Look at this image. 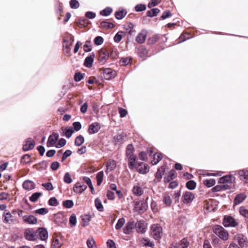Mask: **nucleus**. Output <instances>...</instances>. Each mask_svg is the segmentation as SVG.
<instances>
[{"instance_id": "obj_1", "label": "nucleus", "mask_w": 248, "mask_h": 248, "mask_svg": "<svg viewBox=\"0 0 248 248\" xmlns=\"http://www.w3.org/2000/svg\"><path fill=\"white\" fill-rule=\"evenodd\" d=\"M74 41V37L71 35H68L63 41V50L66 56L71 55V46Z\"/></svg>"}, {"instance_id": "obj_2", "label": "nucleus", "mask_w": 248, "mask_h": 248, "mask_svg": "<svg viewBox=\"0 0 248 248\" xmlns=\"http://www.w3.org/2000/svg\"><path fill=\"white\" fill-rule=\"evenodd\" d=\"M214 232L223 240H227L229 238L228 232L221 226L215 225L213 227Z\"/></svg>"}, {"instance_id": "obj_3", "label": "nucleus", "mask_w": 248, "mask_h": 248, "mask_svg": "<svg viewBox=\"0 0 248 248\" xmlns=\"http://www.w3.org/2000/svg\"><path fill=\"white\" fill-rule=\"evenodd\" d=\"M162 234V229L159 224H155L151 226V235L155 239L161 238Z\"/></svg>"}, {"instance_id": "obj_4", "label": "nucleus", "mask_w": 248, "mask_h": 248, "mask_svg": "<svg viewBox=\"0 0 248 248\" xmlns=\"http://www.w3.org/2000/svg\"><path fill=\"white\" fill-rule=\"evenodd\" d=\"M223 224L225 227H235L238 224V223L232 217L225 216Z\"/></svg>"}, {"instance_id": "obj_5", "label": "nucleus", "mask_w": 248, "mask_h": 248, "mask_svg": "<svg viewBox=\"0 0 248 248\" xmlns=\"http://www.w3.org/2000/svg\"><path fill=\"white\" fill-rule=\"evenodd\" d=\"M235 239L238 243L241 248H247L248 247V242L247 238L243 234H238L235 236Z\"/></svg>"}, {"instance_id": "obj_6", "label": "nucleus", "mask_w": 248, "mask_h": 248, "mask_svg": "<svg viewBox=\"0 0 248 248\" xmlns=\"http://www.w3.org/2000/svg\"><path fill=\"white\" fill-rule=\"evenodd\" d=\"M24 236L26 239L29 241L35 240L38 237L37 232L30 229L25 231Z\"/></svg>"}, {"instance_id": "obj_7", "label": "nucleus", "mask_w": 248, "mask_h": 248, "mask_svg": "<svg viewBox=\"0 0 248 248\" xmlns=\"http://www.w3.org/2000/svg\"><path fill=\"white\" fill-rule=\"evenodd\" d=\"M109 57V52L104 49H101L99 51V62L102 64H104Z\"/></svg>"}, {"instance_id": "obj_8", "label": "nucleus", "mask_w": 248, "mask_h": 248, "mask_svg": "<svg viewBox=\"0 0 248 248\" xmlns=\"http://www.w3.org/2000/svg\"><path fill=\"white\" fill-rule=\"evenodd\" d=\"M101 74L103 77L107 80H110L114 78L116 75L115 72L110 68L104 69Z\"/></svg>"}, {"instance_id": "obj_9", "label": "nucleus", "mask_w": 248, "mask_h": 248, "mask_svg": "<svg viewBox=\"0 0 248 248\" xmlns=\"http://www.w3.org/2000/svg\"><path fill=\"white\" fill-rule=\"evenodd\" d=\"M183 202L184 203L190 204L194 199V194L190 191H186L183 195Z\"/></svg>"}, {"instance_id": "obj_10", "label": "nucleus", "mask_w": 248, "mask_h": 248, "mask_svg": "<svg viewBox=\"0 0 248 248\" xmlns=\"http://www.w3.org/2000/svg\"><path fill=\"white\" fill-rule=\"evenodd\" d=\"M235 180L234 176L232 175H226L219 178L218 182L221 184L226 186V187L228 186V184H232Z\"/></svg>"}, {"instance_id": "obj_11", "label": "nucleus", "mask_w": 248, "mask_h": 248, "mask_svg": "<svg viewBox=\"0 0 248 248\" xmlns=\"http://www.w3.org/2000/svg\"><path fill=\"white\" fill-rule=\"evenodd\" d=\"M137 226V223L135 221L128 222L123 230L124 234H129L132 232L133 230Z\"/></svg>"}, {"instance_id": "obj_12", "label": "nucleus", "mask_w": 248, "mask_h": 248, "mask_svg": "<svg viewBox=\"0 0 248 248\" xmlns=\"http://www.w3.org/2000/svg\"><path fill=\"white\" fill-rule=\"evenodd\" d=\"M148 31L147 30L143 29L138 34L136 38V41L139 44H143L145 41Z\"/></svg>"}, {"instance_id": "obj_13", "label": "nucleus", "mask_w": 248, "mask_h": 248, "mask_svg": "<svg viewBox=\"0 0 248 248\" xmlns=\"http://www.w3.org/2000/svg\"><path fill=\"white\" fill-rule=\"evenodd\" d=\"M35 145L34 141L31 138H28L24 142L23 145V150L24 151H28L32 150Z\"/></svg>"}, {"instance_id": "obj_14", "label": "nucleus", "mask_w": 248, "mask_h": 248, "mask_svg": "<svg viewBox=\"0 0 248 248\" xmlns=\"http://www.w3.org/2000/svg\"><path fill=\"white\" fill-rule=\"evenodd\" d=\"M126 159L128 162V167L130 169L133 170L136 166V156L133 154L126 156Z\"/></svg>"}, {"instance_id": "obj_15", "label": "nucleus", "mask_w": 248, "mask_h": 248, "mask_svg": "<svg viewBox=\"0 0 248 248\" xmlns=\"http://www.w3.org/2000/svg\"><path fill=\"white\" fill-rule=\"evenodd\" d=\"M148 208V204L146 201H141L136 203L135 206V209L139 212H144Z\"/></svg>"}, {"instance_id": "obj_16", "label": "nucleus", "mask_w": 248, "mask_h": 248, "mask_svg": "<svg viewBox=\"0 0 248 248\" xmlns=\"http://www.w3.org/2000/svg\"><path fill=\"white\" fill-rule=\"evenodd\" d=\"M87 188V186L84 184L78 182L75 184L73 187L74 191L78 194H81Z\"/></svg>"}, {"instance_id": "obj_17", "label": "nucleus", "mask_w": 248, "mask_h": 248, "mask_svg": "<svg viewBox=\"0 0 248 248\" xmlns=\"http://www.w3.org/2000/svg\"><path fill=\"white\" fill-rule=\"evenodd\" d=\"M59 138V135L56 133H53L48 138L47 146L49 147L53 146L57 142Z\"/></svg>"}, {"instance_id": "obj_18", "label": "nucleus", "mask_w": 248, "mask_h": 248, "mask_svg": "<svg viewBox=\"0 0 248 248\" xmlns=\"http://www.w3.org/2000/svg\"><path fill=\"white\" fill-rule=\"evenodd\" d=\"M138 165V171L141 174H146L149 170L148 165L144 164L142 162H138L136 163Z\"/></svg>"}, {"instance_id": "obj_19", "label": "nucleus", "mask_w": 248, "mask_h": 248, "mask_svg": "<svg viewBox=\"0 0 248 248\" xmlns=\"http://www.w3.org/2000/svg\"><path fill=\"white\" fill-rule=\"evenodd\" d=\"M23 221L29 224H35L37 222L36 217L32 215H25L23 217Z\"/></svg>"}, {"instance_id": "obj_20", "label": "nucleus", "mask_w": 248, "mask_h": 248, "mask_svg": "<svg viewBox=\"0 0 248 248\" xmlns=\"http://www.w3.org/2000/svg\"><path fill=\"white\" fill-rule=\"evenodd\" d=\"M100 129V125L98 123H94L91 124L88 128V132L90 134H93L97 133Z\"/></svg>"}, {"instance_id": "obj_21", "label": "nucleus", "mask_w": 248, "mask_h": 248, "mask_svg": "<svg viewBox=\"0 0 248 248\" xmlns=\"http://www.w3.org/2000/svg\"><path fill=\"white\" fill-rule=\"evenodd\" d=\"M132 191L135 196L138 197L141 196L143 193V190L139 184L134 186Z\"/></svg>"}, {"instance_id": "obj_22", "label": "nucleus", "mask_w": 248, "mask_h": 248, "mask_svg": "<svg viewBox=\"0 0 248 248\" xmlns=\"http://www.w3.org/2000/svg\"><path fill=\"white\" fill-rule=\"evenodd\" d=\"M239 177L245 183H248V170H241L239 171Z\"/></svg>"}, {"instance_id": "obj_23", "label": "nucleus", "mask_w": 248, "mask_h": 248, "mask_svg": "<svg viewBox=\"0 0 248 248\" xmlns=\"http://www.w3.org/2000/svg\"><path fill=\"white\" fill-rule=\"evenodd\" d=\"M37 233L39 236L40 239L42 240H46L48 238V232L47 230L43 228H40L37 230Z\"/></svg>"}, {"instance_id": "obj_24", "label": "nucleus", "mask_w": 248, "mask_h": 248, "mask_svg": "<svg viewBox=\"0 0 248 248\" xmlns=\"http://www.w3.org/2000/svg\"><path fill=\"white\" fill-rule=\"evenodd\" d=\"M94 57V54L92 53L89 56L86 57L84 61V65L88 68L91 67L93 65Z\"/></svg>"}, {"instance_id": "obj_25", "label": "nucleus", "mask_w": 248, "mask_h": 248, "mask_svg": "<svg viewBox=\"0 0 248 248\" xmlns=\"http://www.w3.org/2000/svg\"><path fill=\"white\" fill-rule=\"evenodd\" d=\"M137 232L139 233H143L146 231V226L143 221H140L137 223L136 227Z\"/></svg>"}, {"instance_id": "obj_26", "label": "nucleus", "mask_w": 248, "mask_h": 248, "mask_svg": "<svg viewBox=\"0 0 248 248\" xmlns=\"http://www.w3.org/2000/svg\"><path fill=\"white\" fill-rule=\"evenodd\" d=\"M22 186L24 189L29 191L34 188L35 184L31 181L26 180L23 183Z\"/></svg>"}, {"instance_id": "obj_27", "label": "nucleus", "mask_w": 248, "mask_h": 248, "mask_svg": "<svg viewBox=\"0 0 248 248\" xmlns=\"http://www.w3.org/2000/svg\"><path fill=\"white\" fill-rule=\"evenodd\" d=\"M176 177V171L172 170L169 171L167 176L164 177V182L165 183H169L174 178Z\"/></svg>"}, {"instance_id": "obj_28", "label": "nucleus", "mask_w": 248, "mask_h": 248, "mask_svg": "<svg viewBox=\"0 0 248 248\" xmlns=\"http://www.w3.org/2000/svg\"><path fill=\"white\" fill-rule=\"evenodd\" d=\"M246 197L247 196L244 193L238 194L234 198V203L235 204H240L246 199Z\"/></svg>"}, {"instance_id": "obj_29", "label": "nucleus", "mask_w": 248, "mask_h": 248, "mask_svg": "<svg viewBox=\"0 0 248 248\" xmlns=\"http://www.w3.org/2000/svg\"><path fill=\"white\" fill-rule=\"evenodd\" d=\"M3 222L5 223H8L10 221L13 220V216L11 215L9 211L5 212L3 214Z\"/></svg>"}, {"instance_id": "obj_30", "label": "nucleus", "mask_w": 248, "mask_h": 248, "mask_svg": "<svg viewBox=\"0 0 248 248\" xmlns=\"http://www.w3.org/2000/svg\"><path fill=\"white\" fill-rule=\"evenodd\" d=\"M116 166V162L114 160H110L107 165L106 172L113 170Z\"/></svg>"}, {"instance_id": "obj_31", "label": "nucleus", "mask_w": 248, "mask_h": 248, "mask_svg": "<svg viewBox=\"0 0 248 248\" xmlns=\"http://www.w3.org/2000/svg\"><path fill=\"white\" fill-rule=\"evenodd\" d=\"M127 12L124 9L120 10L115 12V17L118 19H123L126 15Z\"/></svg>"}, {"instance_id": "obj_32", "label": "nucleus", "mask_w": 248, "mask_h": 248, "mask_svg": "<svg viewBox=\"0 0 248 248\" xmlns=\"http://www.w3.org/2000/svg\"><path fill=\"white\" fill-rule=\"evenodd\" d=\"M160 36L163 37V35H159L158 34L154 35L153 36L149 38L148 42L149 45H153L155 44L160 38Z\"/></svg>"}, {"instance_id": "obj_33", "label": "nucleus", "mask_w": 248, "mask_h": 248, "mask_svg": "<svg viewBox=\"0 0 248 248\" xmlns=\"http://www.w3.org/2000/svg\"><path fill=\"white\" fill-rule=\"evenodd\" d=\"M165 171V167L162 166L161 167L159 168L156 173L155 178L158 180L161 179L164 175Z\"/></svg>"}, {"instance_id": "obj_34", "label": "nucleus", "mask_w": 248, "mask_h": 248, "mask_svg": "<svg viewBox=\"0 0 248 248\" xmlns=\"http://www.w3.org/2000/svg\"><path fill=\"white\" fill-rule=\"evenodd\" d=\"M163 203L167 206H170L172 204V200L169 194H165L163 196Z\"/></svg>"}, {"instance_id": "obj_35", "label": "nucleus", "mask_w": 248, "mask_h": 248, "mask_svg": "<svg viewBox=\"0 0 248 248\" xmlns=\"http://www.w3.org/2000/svg\"><path fill=\"white\" fill-rule=\"evenodd\" d=\"M159 12L160 10L158 8H153L151 10L147 11V15L149 17H152L153 16H156Z\"/></svg>"}, {"instance_id": "obj_36", "label": "nucleus", "mask_w": 248, "mask_h": 248, "mask_svg": "<svg viewBox=\"0 0 248 248\" xmlns=\"http://www.w3.org/2000/svg\"><path fill=\"white\" fill-rule=\"evenodd\" d=\"M124 28L127 33L131 34L133 31L134 25L131 23H128L124 25Z\"/></svg>"}, {"instance_id": "obj_37", "label": "nucleus", "mask_w": 248, "mask_h": 248, "mask_svg": "<svg viewBox=\"0 0 248 248\" xmlns=\"http://www.w3.org/2000/svg\"><path fill=\"white\" fill-rule=\"evenodd\" d=\"M112 12V9L109 7H107L100 12V14L104 16H109Z\"/></svg>"}, {"instance_id": "obj_38", "label": "nucleus", "mask_w": 248, "mask_h": 248, "mask_svg": "<svg viewBox=\"0 0 248 248\" xmlns=\"http://www.w3.org/2000/svg\"><path fill=\"white\" fill-rule=\"evenodd\" d=\"M84 142V138L81 135L77 136L75 140V144L77 146L81 145Z\"/></svg>"}, {"instance_id": "obj_39", "label": "nucleus", "mask_w": 248, "mask_h": 248, "mask_svg": "<svg viewBox=\"0 0 248 248\" xmlns=\"http://www.w3.org/2000/svg\"><path fill=\"white\" fill-rule=\"evenodd\" d=\"M95 205L97 210L100 212H102L104 210V207L102 204L101 201L98 198L95 200Z\"/></svg>"}, {"instance_id": "obj_40", "label": "nucleus", "mask_w": 248, "mask_h": 248, "mask_svg": "<svg viewBox=\"0 0 248 248\" xmlns=\"http://www.w3.org/2000/svg\"><path fill=\"white\" fill-rule=\"evenodd\" d=\"M104 172L103 171H99L96 175L97 185L99 186L103 182Z\"/></svg>"}, {"instance_id": "obj_41", "label": "nucleus", "mask_w": 248, "mask_h": 248, "mask_svg": "<svg viewBox=\"0 0 248 248\" xmlns=\"http://www.w3.org/2000/svg\"><path fill=\"white\" fill-rule=\"evenodd\" d=\"M203 184L208 187H210L216 184V181L214 179H206L203 181Z\"/></svg>"}, {"instance_id": "obj_42", "label": "nucleus", "mask_w": 248, "mask_h": 248, "mask_svg": "<svg viewBox=\"0 0 248 248\" xmlns=\"http://www.w3.org/2000/svg\"><path fill=\"white\" fill-rule=\"evenodd\" d=\"M162 159L161 154H155L154 155V160L152 161L153 165H156Z\"/></svg>"}, {"instance_id": "obj_43", "label": "nucleus", "mask_w": 248, "mask_h": 248, "mask_svg": "<svg viewBox=\"0 0 248 248\" xmlns=\"http://www.w3.org/2000/svg\"><path fill=\"white\" fill-rule=\"evenodd\" d=\"M48 212V210L47 209L45 208H41L35 210L33 213L40 215H45Z\"/></svg>"}, {"instance_id": "obj_44", "label": "nucleus", "mask_w": 248, "mask_h": 248, "mask_svg": "<svg viewBox=\"0 0 248 248\" xmlns=\"http://www.w3.org/2000/svg\"><path fill=\"white\" fill-rule=\"evenodd\" d=\"M141 242L144 246L152 248L154 246V244L152 242L146 238H142L141 240Z\"/></svg>"}, {"instance_id": "obj_45", "label": "nucleus", "mask_w": 248, "mask_h": 248, "mask_svg": "<svg viewBox=\"0 0 248 248\" xmlns=\"http://www.w3.org/2000/svg\"><path fill=\"white\" fill-rule=\"evenodd\" d=\"M102 28L109 29L114 27V25L112 23L108 22L107 21H103L100 24Z\"/></svg>"}, {"instance_id": "obj_46", "label": "nucleus", "mask_w": 248, "mask_h": 248, "mask_svg": "<svg viewBox=\"0 0 248 248\" xmlns=\"http://www.w3.org/2000/svg\"><path fill=\"white\" fill-rule=\"evenodd\" d=\"M65 132L64 135L67 138H70L73 133L74 130L73 129V127H70L68 128H65Z\"/></svg>"}, {"instance_id": "obj_47", "label": "nucleus", "mask_w": 248, "mask_h": 248, "mask_svg": "<svg viewBox=\"0 0 248 248\" xmlns=\"http://www.w3.org/2000/svg\"><path fill=\"white\" fill-rule=\"evenodd\" d=\"M124 223H125V220H124V218L122 217V218H120L118 220L117 224L115 225V229L116 230H120V229H121L122 228V227L124 226Z\"/></svg>"}, {"instance_id": "obj_48", "label": "nucleus", "mask_w": 248, "mask_h": 248, "mask_svg": "<svg viewBox=\"0 0 248 248\" xmlns=\"http://www.w3.org/2000/svg\"><path fill=\"white\" fill-rule=\"evenodd\" d=\"M42 195V193L41 192H35L32 194V195L30 197V200L32 202H35L37 201L38 199Z\"/></svg>"}, {"instance_id": "obj_49", "label": "nucleus", "mask_w": 248, "mask_h": 248, "mask_svg": "<svg viewBox=\"0 0 248 248\" xmlns=\"http://www.w3.org/2000/svg\"><path fill=\"white\" fill-rule=\"evenodd\" d=\"M124 32L123 31H119L118 32L114 37V41L116 43H119L122 40V38L123 36Z\"/></svg>"}, {"instance_id": "obj_50", "label": "nucleus", "mask_w": 248, "mask_h": 248, "mask_svg": "<svg viewBox=\"0 0 248 248\" xmlns=\"http://www.w3.org/2000/svg\"><path fill=\"white\" fill-rule=\"evenodd\" d=\"M196 186V183L192 180L188 181L186 184V187L189 190H193L195 188Z\"/></svg>"}, {"instance_id": "obj_51", "label": "nucleus", "mask_w": 248, "mask_h": 248, "mask_svg": "<svg viewBox=\"0 0 248 248\" xmlns=\"http://www.w3.org/2000/svg\"><path fill=\"white\" fill-rule=\"evenodd\" d=\"M31 162L30 155L26 154L22 156L21 158V162L24 164H28Z\"/></svg>"}, {"instance_id": "obj_52", "label": "nucleus", "mask_w": 248, "mask_h": 248, "mask_svg": "<svg viewBox=\"0 0 248 248\" xmlns=\"http://www.w3.org/2000/svg\"><path fill=\"white\" fill-rule=\"evenodd\" d=\"M239 213L241 216L248 219V210L244 207H241L239 209Z\"/></svg>"}, {"instance_id": "obj_53", "label": "nucleus", "mask_w": 248, "mask_h": 248, "mask_svg": "<svg viewBox=\"0 0 248 248\" xmlns=\"http://www.w3.org/2000/svg\"><path fill=\"white\" fill-rule=\"evenodd\" d=\"M82 226L88 225L91 221V217L88 215H85L82 217Z\"/></svg>"}, {"instance_id": "obj_54", "label": "nucleus", "mask_w": 248, "mask_h": 248, "mask_svg": "<svg viewBox=\"0 0 248 248\" xmlns=\"http://www.w3.org/2000/svg\"><path fill=\"white\" fill-rule=\"evenodd\" d=\"M104 42V39L102 37L98 36L94 39V43L96 46L102 45Z\"/></svg>"}, {"instance_id": "obj_55", "label": "nucleus", "mask_w": 248, "mask_h": 248, "mask_svg": "<svg viewBox=\"0 0 248 248\" xmlns=\"http://www.w3.org/2000/svg\"><path fill=\"white\" fill-rule=\"evenodd\" d=\"M63 205L66 208H71L74 205V202L72 200H66L63 202Z\"/></svg>"}, {"instance_id": "obj_56", "label": "nucleus", "mask_w": 248, "mask_h": 248, "mask_svg": "<svg viewBox=\"0 0 248 248\" xmlns=\"http://www.w3.org/2000/svg\"><path fill=\"white\" fill-rule=\"evenodd\" d=\"M134 147L132 144H129L126 148V156L134 154Z\"/></svg>"}, {"instance_id": "obj_57", "label": "nucleus", "mask_w": 248, "mask_h": 248, "mask_svg": "<svg viewBox=\"0 0 248 248\" xmlns=\"http://www.w3.org/2000/svg\"><path fill=\"white\" fill-rule=\"evenodd\" d=\"M180 196H181L180 190H176L174 191L173 197L174 199L175 203L179 202Z\"/></svg>"}, {"instance_id": "obj_58", "label": "nucleus", "mask_w": 248, "mask_h": 248, "mask_svg": "<svg viewBox=\"0 0 248 248\" xmlns=\"http://www.w3.org/2000/svg\"><path fill=\"white\" fill-rule=\"evenodd\" d=\"M48 204L50 206H56L59 204V202L55 197H52L48 201Z\"/></svg>"}, {"instance_id": "obj_59", "label": "nucleus", "mask_w": 248, "mask_h": 248, "mask_svg": "<svg viewBox=\"0 0 248 248\" xmlns=\"http://www.w3.org/2000/svg\"><path fill=\"white\" fill-rule=\"evenodd\" d=\"M146 9V6L145 4H139L137 5L135 7V9L137 12H141L145 10Z\"/></svg>"}, {"instance_id": "obj_60", "label": "nucleus", "mask_w": 248, "mask_h": 248, "mask_svg": "<svg viewBox=\"0 0 248 248\" xmlns=\"http://www.w3.org/2000/svg\"><path fill=\"white\" fill-rule=\"evenodd\" d=\"M42 186L47 191H51L54 189L52 184L51 183H43L42 184Z\"/></svg>"}, {"instance_id": "obj_61", "label": "nucleus", "mask_w": 248, "mask_h": 248, "mask_svg": "<svg viewBox=\"0 0 248 248\" xmlns=\"http://www.w3.org/2000/svg\"><path fill=\"white\" fill-rule=\"evenodd\" d=\"M70 6L72 9H77L79 6V2L77 0H71Z\"/></svg>"}, {"instance_id": "obj_62", "label": "nucleus", "mask_w": 248, "mask_h": 248, "mask_svg": "<svg viewBox=\"0 0 248 248\" xmlns=\"http://www.w3.org/2000/svg\"><path fill=\"white\" fill-rule=\"evenodd\" d=\"M64 182L67 184H70L72 182V179L69 172H66L64 176Z\"/></svg>"}, {"instance_id": "obj_63", "label": "nucleus", "mask_w": 248, "mask_h": 248, "mask_svg": "<svg viewBox=\"0 0 248 248\" xmlns=\"http://www.w3.org/2000/svg\"><path fill=\"white\" fill-rule=\"evenodd\" d=\"M92 47L90 45V41H86L85 44L83 46V49L85 52H90L92 50Z\"/></svg>"}, {"instance_id": "obj_64", "label": "nucleus", "mask_w": 248, "mask_h": 248, "mask_svg": "<svg viewBox=\"0 0 248 248\" xmlns=\"http://www.w3.org/2000/svg\"><path fill=\"white\" fill-rule=\"evenodd\" d=\"M66 143V140L63 138H62L59 140V142L56 145V147L58 148H61L64 146L65 145Z\"/></svg>"}]
</instances>
